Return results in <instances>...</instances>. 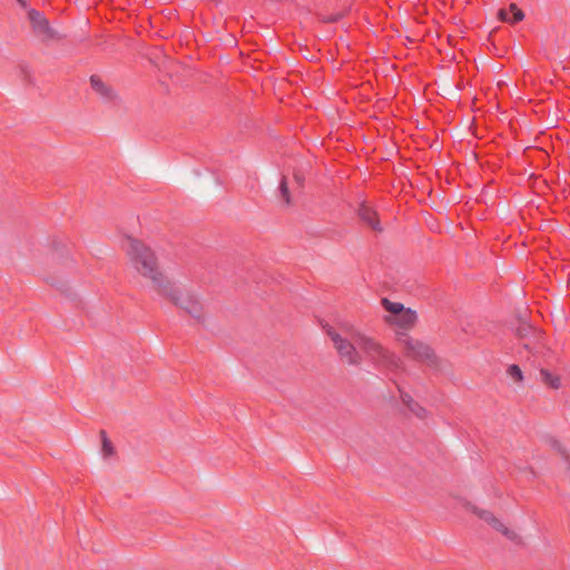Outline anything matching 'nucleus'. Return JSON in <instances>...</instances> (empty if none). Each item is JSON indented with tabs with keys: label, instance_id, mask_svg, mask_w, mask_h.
I'll return each mask as SVG.
<instances>
[{
	"label": "nucleus",
	"instance_id": "f257e3e1",
	"mask_svg": "<svg viewBox=\"0 0 570 570\" xmlns=\"http://www.w3.org/2000/svg\"><path fill=\"white\" fill-rule=\"evenodd\" d=\"M134 268L142 276L149 278L159 294L170 298V301L185 309L197 321L202 320V304L197 297L189 293H181L174 284H171L158 269L155 253L139 240L127 237L124 243Z\"/></svg>",
	"mask_w": 570,
	"mask_h": 570
},
{
	"label": "nucleus",
	"instance_id": "f03ea898",
	"mask_svg": "<svg viewBox=\"0 0 570 570\" xmlns=\"http://www.w3.org/2000/svg\"><path fill=\"white\" fill-rule=\"evenodd\" d=\"M327 334L337 353L351 365H358L362 362V356L357 348L361 350L377 368L395 371L401 365V360L395 354L391 353L358 330L350 328L347 331V337H343L332 328L327 331Z\"/></svg>",
	"mask_w": 570,
	"mask_h": 570
},
{
	"label": "nucleus",
	"instance_id": "7ed1b4c3",
	"mask_svg": "<svg viewBox=\"0 0 570 570\" xmlns=\"http://www.w3.org/2000/svg\"><path fill=\"white\" fill-rule=\"evenodd\" d=\"M406 354L415 360L432 362L434 352L430 345L410 337L404 340Z\"/></svg>",
	"mask_w": 570,
	"mask_h": 570
},
{
	"label": "nucleus",
	"instance_id": "20e7f679",
	"mask_svg": "<svg viewBox=\"0 0 570 570\" xmlns=\"http://www.w3.org/2000/svg\"><path fill=\"white\" fill-rule=\"evenodd\" d=\"M473 513H475L480 519L484 520L497 531L502 532L509 540L513 542H519V535L515 531L507 528L499 519H497L491 512L481 510L478 508H473Z\"/></svg>",
	"mask_w": 570,
	"mask_h": 570
},
{
	"label": "nucleus",
	"instance_id": "39448f33",
	"mask_svg": "<svg viewBox=\"0 0 570 570\" xmlns=\"http://www.w3.org/2000/svg\"><path fill=\"white\" fill-rule=\"evenodd\" d=\"M90 85L96 95H98L105 104H116L118 101V95L115 89L104 82L99 76L92 75L90 77Z\"/></svg>",
	"mask_w": 570,
	"mask_h": 570
},
{
	"label": "nucleus",
	"instance_id": "423d86ee",
	"mask_svg": "<svg viewBox=\"0 0 570 570\" xmlns=\"http://www.w3.org/2000/svg\"><path fill=\"white\" fill-rule=\"evenodd\" d=\"M357 214L360 219L367 224L371 228L379 232L382 230L380 220L376 217V212L364 202L360 204Z\"/></svg>",
	"mask_w": 570,
	"mask_h": 570
},
{
	"label": "nucleus",
	"instance_id": "0eeeda50",
	"mask_svg": "<svg viewBox=\"0 0 570 570\" xmlns=\"http://www.w3.org/2000/svg\"><path fill=\"white\" fill-rule=\"evenodd\" d=\"M28 18L37 32L47 35L50 31L49 22L46 17L36 9L28 12Z\"/></svg>",
	"mask_w": 570,
	"mask_h": 570
},
{
	"label": "nucleus",
	"instance_id": "6e6552de",
	"mask_svg": "<svg viewBox=\"0 0 570 570\" xmlns=\"http://www.w3.org/2000/svg\"><path fill=\"white\" fill-rule=\"evenodd\" d=\"M499 19L504 22H519L524 18V13L520 10L517 4L512 3L509 7V11L501 9L498 12Z\"/></svg>",
	"mask_w": 570,
	"mask_h": 570
},
{
	"label": "nucleus",
	"instance_id": "1a4fd4ad",
	"mask_svg": "<svg viewBox=\"0 0 570 570\" xmlns=\"http://www.w3.org/2000/svg\"><path fill=\"white\" fill-rule=\"evenodd\" d=\"M399 391L401 393V400L407 406V409L417 417H425L426 410L423 406H421L417 402H415L410 394L403 392L400 387Z\"/></svg>",
	"mask_w": 570,
	"mask_h": 570
},
{
	"label": "nucleus",
	"instance_id": "9d476101",
	"mask_svg": "<svg viewBox=\"0 0 570 570\" xmlns=\"http://www.w3.org/2000/svg\"><path fill=\"white\" fill-rule=\"evenodd\" d=\"M415 321L416 313L411 308L403 309V312H401L396 317H394V322L404 328L412 326L415 323Z\"/></svg>",
	"mask_w": 570,
	"mask_h": 570
},
{
	"label": "nucleus",
	"instance_id": "9b49d317",
	"mask_svg": "<svg viewBox=\"0 0 570 570\" xmlns=\"http://www.w3.org/2000/svg\"><path fill=\"white\" fill-rule=\"evenodd\" d=\"M541 380L544 384L548 386L558 390L561 385L560 377L558 375H554L548 370H541L540 371Z\"/></svg>",
	"mask_w": 570,
	"mask_h": 570
},
{
	"label": "nucleus",
	"instance_id": "f8f14e48",
	"mask_svg": "<svg viewBox=\"0 0 570 570\" xmlns=\"http://www.w3.org/2000/svg\"><path fill=\"white\" fill-rule=\"evenodd\" d=\"M382 304L385 309L392 314L393 317H396L401 312H403V309H405L403 304L391 302L387 298H383Z\"/></svg>",
	"mask_w": 570,
	"mask_h": 570
},
{
	"label": "nucleus",
	"instance_id": "ddd939ff",
	"mask_svg": "<svg viewBox=\"0 0 570 570\" xmlns=\"http://www.w3.org/2000/svg\"><path fill=\"white\" fill-rule=\"evenodd\" d=\"M278 190H279V195L284 199V202L287 205H289L291 204V196H289V190H288V186H287V181H286L285 177H283L281 179L279 186H278Z\"/></svg>",
	"mask_w": 570,
	"mask_h": 570
},
{
	"label": "nucleus",
	"instance_id": "4468645a",
	"mask_svg": "<svg viewBox=\"0 0 570 570\" xmlns=\"http://www.w3.org/2000/svg\"><path fill=\"white\" fill-rule=\"evenodd\" d=\"M507 373L513 381L520 382L523 379L522 371L517 364L510 365Z\"/></svg>",
	"mask_w": 570,
	"mask_h": 570
},
{
	"label": "nucleus",
	"instance_id": "2eb2a0df",
	"mask_svg": "<svg viewBox=\"0 0 570 570\" xmlns=\"http://www.w3.org/2000/svg\"><path fill=\"white\" fill-rule=\"evenodd\" d=\"M112 444L111 442L106 438L104 436V441H102V452L105 455H110L112 454Z\"/></svg>",
	"mask_w": 570,
	"mask_h": 570
},
{
	"label": "nucleus",
	"instance_id": "dca6fc26",
	"mask_svg": "<svg viewBox=\"0 0 570 570\" xmlns=\"http://www.w3.org/2000/svg\"><path fill=\"white\" fill-rule=\"evenodd\" d=\"M342 18V14H335L328 18L330 22H336Z\"/></svg>",
	"mask_w": 570,
	"mask_h": 570
},
{
	"label": "nucleus",
	"instance_id": "f3484780",
	"mask_svg": "<svg viewBox=\"0 0 570 570\" xmlns=\"http://www.w3.org/2000/svg\"><path fill=\"white\" fill-rule=\"evenodd\" d=\"M295 179L297 181V184L302 185L303 184V177L299 175V174H295Z\"/></svg>",
	"mask_w": 570,
	"mask_h": 570
},
{
	"label": "nucleus",
	"instance_id": "a211bd4d",
	"mask_svg": "<svg viewBox=\"0 0 570 570\" xmlns=\"http://www.w3.org/2000/svg\"><path fill=\"white\" fill-rule=\"evenodd\" d=\"M554 445H556V448H557L559 451H561V448H560V445H559L558 441H554Z\"/></svg>",
	"mask_w": 570,
	"mask_h": 570
},
{
	"label": "nucleus",
	"instance_id": "6ab92c4d",
	"mask_svg": "<svg viewBox=\"0 0 570 570\" xmlns=\"http://www.w3.org/2000/svg\"><path fill=\"white\" fill-rule=\"evenodd\" d=\"M568 470L570 471V460H569V463H568Z\"/></svg>",
	"mask_w": 570,
	"mask_h": 570
}]
</instances>
